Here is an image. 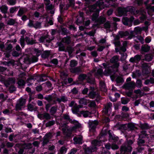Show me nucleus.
Instances as JSON below:
<instances>
[{"mask_svg":"<svg viewBox=\"0 0 154 154\" xmlns=\"http://www.w3.org/2000/svg\"><path fill=\"white\" fill-rule=\"evenodd\" d=\"M110 23L109 21L106 22L104 24V26L106 29H109L110 27Z\"/></svg>","mask_w":154,"mask_h":154,"instance_id":"nucleus-42","label":"nucleus"},{"mask_svg":"<svg viewBox=\"0 0 154 154\" xmlns=\"http://www.w3.org/2000/svg\"><path fill=\"white\" fill-rule=\"evenodd\" d=\"M142 30L141 28L137 27L135 28L134 31L135 33L137 34L140 33Z\"/></svg>","mask_w":154,"mask_h":154,"instance_id":"nucleus-31","label":"nucleus"},{"mask_svg":"<svg viewBox=\"0 0 154 154\" xmlns=\"http://www.w3.org/2000/svg\"><path fill=\"white\" fill-rule=\"evenodd\" d=\"M45 99L49 102L51 101L52 100V98L51 96L45 97Z\"/></svg>","mask_w":154,"mask_h":154,"instance_id":"nucleus-56","label":"nucleus"},{"mask_svg":"<svg viewBox=\"0 0 154 154\" xmlns=\"http://www.w3.org/2000/svg\"><path fill=\"white\" fill-rule=\"evenodd\" d=\"M77 64V62L75 60H72L70 62V66L71 67H74Z\"/></svg>","mask_w":154,"mask_h":154,"instance_id":"nucleus-33","label":"nucleus"},{"mask_svg":"<svg viewBox=\"0 0 154 154\" xmlns=\"http://www.w3.org/2000/svg\"><path fill=\"white\" fill-rule=\"evenodd\" d=\"M134 143V141L131 140H127L125 143L128 145L131 146Z\"/></svg>","mask_w":154,"mask_h":154,"instance_id":"nucleus-51","label":"nucleus"},{"mask_svg":"<svg viewBox=\"0 0 154 154\" xmlns=\"http://www.w3.org/2000/svg\"><path fill=\"white\" fill-rule=\"evenodd\" d=\"M24 41H25V39H24V36H22L20 38V44H21V46L22 47H24Z\"/></svg>","mask_w":154,"mask_h":154,"instance_id":"nucleus-36","label":"nucleus"},{"mask_svg":"<svg viewBox=\"0 0 154 154\" xmlns=\"http://www.w3.org/2000/svg\"><path fill=\"white\" fill-rule=\"evenodd\" d=\"M102 143L100 141H98L97 140H94L92 142V147L90 149L91 152L94 151L96 149L97 147L100 146Z\"/></svg>","mask_w":154,"mask_h":154,"instance_id":"nucleus-5","label":"nucleus"},{"mask_svg":"<svg viewBox=\"0 0 154 154\" xmlns=\"http://www.w3.org/2000/svg\"><path fill=\"white\" fill-rule=\"evenodd\" d=\"M137 86L139 87H141L142 85V82L140 80H138L137 82Z\"/></svg>","mask_w":154,"mask_h":154,"instance_id":"nucleus-59","label":"nucleus"},{"mask_svg":"<svg viewBox=\"0 0 154 154\" xmlns=\"http://www.w3.org/2000/svg\"><path fill=\"white\" fill-rule=\"evenodd\" d=\"M66 149L64 146L62 147L60 149V152L61 154H63L66 152Z\"/></svg>","mask_w":154,"mask_h":154,"instance_id":"nucleus-38","label":"nucleus"},{"mask_svg":"<svg viewBox=\"0 0 154 154\" xmlns=\"http://www.w3.org/2000/svg\"><path fill=\"white\" fill-rule=\"evenodd\" d=\"M150 47L149 46H143L142 47V50L145 52H147L149 50Z\"/></svg>","mask_w":154,"mask_h":154,"instance_id":"nucleus-32","label":"nucleus"},{"mask_svg":"<svg viewBox=\"0 0 154 154\" xmlns=\"http://www.w3.org/2000/svg\"><path fill=\"white\" fill-rule=\"evenodd\" d=\"M119 60V57L117 56H115L110 60V62L112 63H116L115 66L118 67L119 66V63H117Z\"/></svg>","mask_w":154,"mask_h":154,"instance_id":"nucleus-11","label":"nucleus"},{"mask_svg":"<svg viewBox=\"0 0 154 154\" xmlns=\"http://www.w3.org/2000/svg\"><path fill=\"white\" fill-rule=\"evenodd\" d=\"M5 27V25L3 23H0V31H3Z\"/></svg>","mask_w":154,"mask_h":154,"instance_id":"nucleus-52","label":"nucleus"},{"mask_svg":"<svg viewBox=\"0 0 154 154\" xmlns=\"http://www.w3.org/2000/svg\"><path fill=\"white\" fill-rule=\"evenodd\" d=\"M55 123V122L54 121H50L46 124V127H50L52 125H53Z\"/></svg>","mask_w":154,"mask_h":154,"instance_id":"nucleus-35","label":"nucleus"},{"mask_svg":"<svg viewBox=\"0 0 154 154\" xmlns=\"http://www.w3.org/2000/svg\"><path fill=\"white\" fill-rule=\"evenodd\" d=\"M81 113L85 117L90 116L91 115V113L88 111H81Z\"/></svg>","mask_w":154,"mask_h":154,"instance_id":"nucleus-23","label":"nucleus"},{"mask_svg":"<svg viewBox=\"0 0 154 154\" xmlns=\"http://www.w3.org/2000/svg\"><path fill=\"white\" fill-rule=\"evenodd\" d=\"M89 97L91 98H94L95 96V93L93 91L90 92L88 94Z\"/></svg>","mask_w":154,"mask_h":154,"instance_id":"nucleus-40","label":"nucleus"},{"mask_svg":"<svg viewBox=\"0 0 154 154\" xmlns=\"http://www.w3.org/2000/svg\"><path fill=\"white\" fill-rule=\"evenodd\" d=\"M135 84L134 81L126 83L124 85V87L125 89L131 91H132L135 88Z\"/></svg>","mask_w":154,"mask_h":154,"instance_id":"nucleus-4","label":"nucleus"},{"mask_svg":"<svg viewBox=\"0 0 154 154\" xmlns=\"http://www.w3.org/2000/svg\"><path fill=\"white\" fill-rule=\"evenodd\" d=\"M16 20L15 19H9L7 22V24L10 25H12L15 24Z\"/></svg>","mask_w":154,"mask_h":154,"instance_id":"nucleus-20","label":"nucleus"},{"mask_svg":"<svg viewBox=\"0 0 154 154\" xmlns=\"http://www.w3.org/2000/svg\"><path fill=\"white\" fill-rule=\"evenodd\" d=\"M62 41L63 42L67 44H69L70 42L69 38L68 37L63 38L62 40Z\"/></svg>","mask_w":154,"mask_h":154,"instance_id":"nucleus-41","label":"nucleus"},{"mask_svg":"<svg viewBox=\"0 0 154 154\" xmlns=\"http://www.w3.org/2000/svg\"><path fill=\"white\" fill-rule=\"evenodd\" d=\"M134 57L136 62L139 61L140 60L141 58L140 56L138 55H136Z\"/></svg>","mask_w":154,"mask_h":154,"instance_id":"nucleus-46","label":"nucleus"},{"mask_svg":"<svg viewBox=\"0 0 154 154\" xmlns=\"http://www.w3.org/2000/svg\"><path fill=\"white\" fill-rule=\"evenodd\" d=\"M9 90L10 92H11L16 90V88L12 85L10 87Z\"/></svg>","mask_w":154,"mask_h":154,"instance_id":"nucleus-47","label":"nucleus"},{"mask_svg":"<svg viewBox=\"0 0 154 154\" xmlns=\"http://www.w3.org/2000/svg\"><path fill=\"white\" fill-rule=\"evenodd\" d=\"M69 106H72L73 107V108H74L76 111H78L79 110V109L80 108H82L83 107L81 105H77L76 104L75 102L73 101H72L69 104Z\"/></svg>","mask_w":154,"mask_h":154,"instance_id":"nucleus-10","label":"nucleus"},{"mask_svg":"<svg viewBox=\"0 0 154 154\" xmlns=\"http://www.w3.org/2000/svg\"><path fill=\"white\" fill-rule=\"evenodd\" d=\"M12 55L14 57H18L20 55V53L16 51H14L12 53Z\"/></svg>","mask_w":154,"mask_h":154,"instance_id":"nucleus-45","label":"nucleus"},{"mask_svg":"<svg viewBox=\"0 0 154 154\" xmlns=\"http://www.w3.org/2000/svg\"><path fill=\"white\" fill-rule=\"evenodd\" d=\"M100 88L101 91L106 92V85L103 82H100Z\"/></svg>","mask_w":154,"mask_h":154,"instance_id":"nucleus-18","label":"nucleus"},{"mask_svg":"<svg viewBox=\"0 0 154 154\" xmlns=\"http://www.w3.org/2000/svg\"><path fill=\"white\" fill-rule=\"evenodd\" d=\"M15 79L13 78H9L4 82V84L7 87H8L9 85H11L14 84Z\"/></svg>","mask_w":154,"mask_h":154,"instance_id":"nucleus-9","label":"nucleus"},{"mask_svg":"<svg viewBox=\"0 0 154 154\" xmlns=\"http://www.w3.org/2000/svg\"><path fill=\"white\" fill-rule=\"evenodd\" d=\"M26 100L23 98H21L17 101L16 105V109L17 111L21 110L26 103Z\"/></svg>","mask_w":154,"mask_h":154,"instance_id":"nucleus-2","label":"nucleus"},{"mask_svg":"<svg viewBox=\"0 0 154 154\" xmlns=\"http://www.w3.org/2000/svg\"><path fill=\"white\" fill-rule=\"evenodd\" d=\"M16 7L11 8L10 9V12L11 13H13L16 11Z\"/></svg>","mask_w":154,"mask_h":154,"instance_id":"nucleus-58","label":"nucleus"},{"mask_svg":"<svg viewBox=\"0 0 154 154\" xmlns=\"http://www.w3.org/2000/svg\"><path fill=\"white\" fill-rule=\"evenodd\" d=\"M28 145L31 146V144H28L27 145L26 144H24L22 145V148L20 149V150L18 152L19 154H22L24 151V149L29 148L30 147H28Z\"/></svg>","mask_w":154,"mask_h":154,"instance_id":"nucleus-16","label":"nucleus"},{"mask_svg":"<svg viewBox=\"0 0 154 154\" xmlns=\"http://www.w3.org/2000/svg\"><path fill=\"white\" fill-rule=\"evenodd\" d=\"M78 90L76 89V88H74L72 90L71 92L73 94H76L78 93Z\"/></svg>","mask_w":154,"mask_h":154,"instance_id":"nucleus-64","label":"nucleus"},{"mask_svg":"<svg viewBox=\"0 0 154 154\" xmlns=\"http://www.w3.org/2000/svg\"><path fill=\"white\" fill-rule=\"evenodd\" d=\"M105 18L103 17H100L98 20V22L99 24L103 23L105 21Z\"/></svg>","mask_w":154,"mask_h":154,"instance_id":"nucleus-29","label":"nucleus"},{"mask_svg":"<svg viewBox=\"0 0 154 154\" xmlns=\"http://www.w3.org/2000/svg\"><path fill=\"white\" fill-rule=\"evenodd\" d=\"M46 8L48 11L50 10V12L51 14H54V7L50 3L49 4H45Z\"/></svg>","mask_w":154,"mask_h":154,"instance_id":"nucleus-12","label":"nucleus"},{"mask_svg":"<svg viewBox=\"0 0 154 154\" xmlns=\"http://www.w3.org/2000/svg\"><path fill=\"white\" fill-rule=\"evenodd\" d=\"M79 103L80 105H85L87 103L86 100L84 98H82L80 99L79 101Z\"/></svg>","mask_w":154,"mask_h":154,"instance_id":"nucleus-30","label":"nucleus"},{"mask_svg":"<svg viewBox=\"0 0 154 154\" xmlns=\"http://www.w3.org/2000/svg\"><path fill=\"white\" fill-rule=\"evenodd\" d=\"M12 46L11 44H9L6 47V51H9L10 52L8 53H5V56L7 57H8L10 56V52L11 51Z\"/></svg>","mask_w":154,"mask_h":154,"instance_id":"nucleus-17","label":"nucleus"},{"mask_svg":"<svg viewBox=\"0 0 154 154\" xmlns=\"http://www.w3.org/2000/svg\"><path fill=\"white\" fill-rule=\"evenodd\" d=\"M112 107V104L111 103H107V105L105 106V108L104 111H105L106 113H107L109 110H110L111 107Z\"/></svg>","mask_w":154,"mask_h":154,"instance_id":"nucleus-19","label":"nucleus"},{"mask_svg":"<svg viewBox=\"0 0 154 154\" xmlns=\"http://www.w3.org/2000/svg\"><path fill=\"white\" fill-rule=\"evenodd\" d=\"M89 106L91 107H94L96 106L95 103L94 101H91L90 102Z\"/></svg>","mask_w":154,"mask_h":154,"instance_id":"nucleus-55","label":"nucleus"},{"mask_svg":"<svg viewBox=\"0 0 154 154\" xmlns=\"http://www.w3.org/2000/svg\"><path fill=\"white\" fill-rule=\"evenodd\" d=\"M28 109L30 111H32L34 109L33 106L31 104H29L27 105Z\"/></svg>","mask_w":154,"mask_h":154,"instance_id":"nucleus-39","label":"nucleus"},{"mask_svg":"<svg viewBox=\"0 0 154 154\" xmlns=\"http://www.w3.org/2000/svg\"><path fill=\"white\" fill-rule=\"evenodd\" d=\"M144 141L142 139H140L138 142V143L139 146H142L143 145L144 143Z\"/></svg>","mask_w":154,"mask_h":154,"instance_id":"nucleus-50","label":"nucleus"},{"mask_svg":"<svg viewBox=\"0 0 154 154\" xmlns=\"http://www.w3.org/2000/svg\"><path fill=\"white\" fill-rule=\"evenodd\" d=\"M46 38V37L45 36H42L39 39V40L40 42H42L45 41Z\"/></svg>","mask_w":154,"mask_h":154,"instance_id":"nucleus-53","label":"nucleus"},{"mask_svg":"<svg viewBox=\"0 0 154 154\" xmlns=\"http://www.w3.org/2000/svg\"><path fill=\"white\" fill-rule=\"evenodd\" d=\"M152 56L151 54H147L145 55V60H146L149 61L152 60Z\"/></svg>","mask_w":154,"mask_h":154,"instance_id":"nucleus-26","label":"nucleus"},{"mask_svg":"<svg viewBox=\"0 0 154 154\" xmlns=\"http://www.w3.org/2000/svg\"><path fill=\"white\" fill-rule=\"evenodd\" d=\"M42 116L44 118L46 119H50L51 117L50 115L48 113H45L43 114Z\"/></svg>","mask_w":154,"mask_h":154,"instance_id":"nucleus-34","label":"nucleus"},{"mask_svg":"<svg viewBox=\"0 0 154 154\" xmlns=\"http://www.w3.org/2000/svg\"><path fill=\"white\" fill-rule=\"evenodd\" d=\"M78 68H75L70 69V71L72 73H76L78 72Z\"/></svg>","mask_w":154,"mask_h":154,"instance_id":"nucleus-62","label":"nucleus"},{"mask_svg":"<svg viewBox=\"0 0 154 154\" xmlns=\"http://www.w3.org/2000/svg\"><path fill=\"white\" fill-rule=\"evenodd\" d=\"M104 8L103 3V2L99 1L96 4L90 6L89 9L90 12L96 11L98 13L99 11ZM98 14L97 13L94 14L93 15L92 20H95L98 17Z\"/></svg>","mask_w":154,"mask_h":154,"instance_id":"nucleus-1","label":"nucleus"},{"mask_svg":"<svg viewBox=\"0 0 154 154\" xmlns=\"http://www.w3.org/2000/svg\"><path fill=\"white\" fill-rule=\"evenodd\" d=\"M110 70H108L106 72L105 71L103 73L104 75H107V74H109L110 72ZM103 74V71L101 69H98L97 71V73H96V75H101Z\"/></svg>","mask_w":154,"mask_h":154,"instance_id":"nucleus-14","label":"nucleus"},{"mask_svg":"<svg viewBox=\"0 0 154 154\" xmlns=\"http://www.w3.org/2000/svg\"><path fill=\"white\" fill-rule=\"evenodd\" d=\"M132 148L131 146L128 145L125 143L122 145L120 147V151L122 154H125L126 152H131Z\"/></svg>","mask_w":154,"mask_h":154,"instance_id":"nucleus-3","label":"nucleus"},{"mask_svg":"<svg viewBox=\"0 0 154 154\" xmlns=\"http://www.w3.org/2000/svg\"><path fill=\"white\" fill-rule=\"evenodd\" d=\"M35 21L29 20L27 24V26L29 27H34Z\"/></svg>","mask_w":154,"mask_h":154,"instance_id":"nucleus-28","label":"nucleus"},{"mask_svg":"<svg viewBox=\"0 0 154 154\" xmlns=\"http://www.w3.org/2000/svg\"><path fill=\"white\" fill-rule=\"evenodd\" d=\"M90 130L91 131H94L98 124V122L96 121H89L88 122Z\"/></svg>","mask_w":154,"mask_h":154,"instance_id":"nucleus-6","label":"nucleus"},{"mask_svg":"<svg viewBox=\"0 0 154 154\" xmlns=\"http://www.w3.org/2000/svg\"><path fill=\"white\" fill-rule=\"evenodd\" d=\"M9 4L11 5H14L16 3V0H7Z\"/></svg>","mask_w":154,"mask_h":154,"instance_id":"nucleus-44","label":"nucleus"},{"mask_svg":"<svg viewBox=\"0 0 154 154\" xmlns=\"http://www.w3.org/2000/svg\"><path fill=\"white\" fill-rule=\"evenodd\" d=\"M129 35V33L127 31L125 32L121 31L119 32V35L120 38H122L124 36H127Z\"/></svg>","mask_w":154,"mask_h":154,"instance_id":"nucleus-21","label":"nucleus"},{"mask_svg":"<svg viewBox=\"0 0 154 154\" xmlns=\"http://www.w3.org/2000/svg\"><path fill=\"white\" fill-rule=\"evenodd\" d=\"M38 58L37 57L32 56L30 58H29L28 57H27V60H25L26 62H29V63H33L34 62H37L38 60Z\"/></svg>","mask_w":154,"mask_h":154,"instance_id":"nucleus-13","label":"nucleus"},{"mask_svg":"<svg viewBox=\"0 0 154 154\" xmlns=\"http://www.w3.org/2000/svg\"><path fill=\"white\" fill-rule=\"evenodd\" d=\"M25 41L27 44H33L35 43V41L33 40H30L29 38L27 37L25 38Z\"/></svg>","mask_w":154,"mask_h":154,"instance_id":"nucleus-25","label":"nucleus"},{"mask_svg":"<svg viewBox=\"0 0 154 154\" xmlns=\"http://www.w3.org/2000/svg\"><path fill=\"white\" fill-rule=\"evenodd\" d=\"M57 110V107L55 106H53L51 108L50 111V112L51 115H53L56 112Z\"/></svg>","mask_w":154,"mask_h":154,"instance_id":"nucleus-27","label":"nucleus"},{"mask_svg":"<svg viewBox=\"0 0 154 154\" xmlns=\"http://www.w3.org/2000/svg\"><path fill=\"white\" fill-rule=\"evenodd\" d=\"M60 129H62V131L64 134L65 135L67 136H69L70 133H69L70 131L69 129L68 128V127L67 125H64L63 126H61V128H60Z\"/></svg>","mask_w":154,"mask_h":154,"instance_id":"nucleus-8","label":"nucleus"},{"mask_svg":"<svg viewBox=\"0 0 154 154\" xmlns=\"http://www.w3.org/2000/svg\"><path fill=\"white\" fill-rule=\"evenodd\" d=\"M42 87L41 85L37 86L36 87V89L37 91H40L42 90Z\"/></svg>","mask_w":154,"mask_h":154,"instance_id":"nucleus-63","label":"nucleus"},{"mask_svg":"<svg viewBox=\"0 0 154 154\" xmlns=\"http://www.w3.org/2000/svg\"><path fill=\"white\" fill-rule=\"evenodd\" d=\"M49 139L45 138V137H44V140L43 143V145H45L49 142Z\"/></svg>","mask_w":154,"mask_h":154,"instance_id":"nucleus-57","label":"nucleus"},{"mask_svg":"<svg viewBox=\"0 0 154 154\" xmlns=\"http://www.w3.org/2000/svg\"><path fill=\"white\" fill-rule=\"evenodd\" d=\"M26 11L23 8L20 9L18 11V15L21 16Z\"/></svg>","mask_w":154,"mask_h":154,"instance_id":"nucleus-37","label":"nucleus"},{"mask_svg":"<svg viewBox=\"0 0 154 154\" xmlns=\"http://www.w3.org/2000/svg\"><path fill=\"white\" fill-rule=\"evenodd\" d=\"M127 57V55L126 54H122L121 56V60L122 61H124L125 60V59Z\"/></svg>","mask_w":154,"mask_h":154,"instance_id":"nucleus-48","label":"nucleus"},{"mask_svg":"<svg viewBox=\"0 0 154 154\" xmlns=\"http://www.w3.org/2000/svg\"><path fill=\"white\" fill-rule=\"evenodd\" d=\"M87 77V75L85 74H81L79 76V79L81 80H83L86 79Z\"/></svg>","mask_w":154,"mask_h":154,"instance_id":"nucleus-43","label":"nucleus"},{"mask_svg":"<svg viewBox=\"0 0 154 154\" xmlns=\"http://www.w3.org/2000/svg\"><path fill=\"white\" fill-rule=\"evenodd\" d=\"M82 136L79 137H75L73 139L74 143L82 144Z\"/></svg>","mask_w":154,"mask_h":154,"instance_id":"nucleus-15","label":"nucleus"},{"mask_svg":"<svg viewBox=\"0 0 154 154\" xmlns=\"http://www.w3.org/2000/svg\"><path fill=\"white\" fill-rule=\"evenodd\" d=\"M147 134L146 133L145 131H143L141 132L140 137H146Z\"/></svg>","mask_w":154,"mask_h":154,"instance_id":"nucleus-49","label":"nucleus"},{"mask_svg":"<svg viewBox=\"0 0 154 154\" xmlns=\"http://www.w3.org/2000/svg\"><path fill=\"white\" fill-rule=\"evenodd\" d=\"M137 38L140 42L142 43H143L144 39L142 37L140 36H138L137 37Z\"/></svg>","mask_w":154,"mask_h":154,"instance_id":"nucleus-61","label":"nucleus"},{"mask_svg":"<svg viewBox=\"0 0 154 154\" xmlns=\"http://www.w3.org/2000/svg\"><path fill=\"white\" fill-rule=\"evenodd\" d=\"M34 28L35 29L40 28L41 26V23L38 21H35Z\"/></svg>","mask_w":154,"mask_h":154,"instance_id":"nucleus-24","label":"nucleus"},{"mask_svg":"<svg viewBox=\"0 0 154 154\" xmlns=\"http://www.w3.org/2000/svg\"><path fill=\"white\" fill-rule=\"evenodd\" d=\"M19 77L20 78L22 79L19 80L18 82L17 83L18 85L19 86L24 85L25 84V82L24 80L26 79L25 73H21L19 75Z\"/></svg>","mask_w":154,"mask_h":154,"instance_id":"nucleus-7","label":"nucleus"},{"mask_svg":"<svg viewBox=\"0 0 154 154\" xmlns=\"http://www.w3.org/2000/svg\"><path fill=\"white\" fill-rule=\"evenodd\" d=\"M0 9L2 13L5 14L7 12L8 8L6 6H3L0 7Z\"/></svg>","mask_w":154,"mask_h":154,"instance_id":"nucleus-22","label":"nucleus"},{"mask_svg":"<svg viewBox=\"0 0 154 154\" xmlns=\"http://www.w3.org/2000/svg\"><path fill=\"white\" fill-rule=\"evenodd\" d=\"M52 135L51 133L47 134L45 136V138L50 139L51 138Z\"/></svg>","mask_w":154,"mask_h":154,"instance_id":"nucleus-54","label":"nucleus"},{"mask_svg":"<svg viewBox=\"0 0 154 154\" xmlns=\"http://www.w3.org/2000/svg\"><path fill=\"white\" fill-rule=\"evenodd\" d=\"M111 148L113 149H118L119 147L116 144H113L112 145Z\"/></svg>","mask_w":154,"mask_h":154,"instance_id":"nucleus-60","label":"nucleus"}]
</instances>
